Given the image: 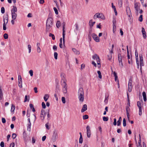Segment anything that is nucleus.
<instances>
[{"instance_id": "1", "label": "nucleus", "mask_w": 147, "mask_h": 147, "mask_svg": "<svg viewBox=\"0 0 147 147\" xmlns=\"http://www.w3.org/2000/svg\"><path fill=\"white\" fill-rule=\"evenodd\" d=\"M53 21V19L51 17H49L47 18L46 23V30L47 32H49L51 29Z\"/></svg>"}, {"instance_id": "2", "label": "nucleus", "mask_w": 147, "mask_h": 147, "mask_svg": "<svg viewBox=\"0 0 147 147\" xmlns=\"http://www.w3.org/2000/svg\"><path fill=\"white\" fill-rule=\"evenodd\" d=\"M78 95L80 101L82 102L84 101V93L82 88H80L79 89L78 93Z\"/></svg>"}, {"instance_id": "3", "label": "nucleus", "mask_w": 147, "mask_h": 147, "mask_svg": "<svg viewBox=\"0 0 147 147\" xmlns=\"http://www.w3.org/2000/svg\"><path fill=\"white\" fill-rule=\"evenodd\" d=\"M58 138V135L57 132L56 130H55L53 132L52 140L53 142H55Z\"/></svg>"}, {"instance_id": "4", "label": "nucleus", "mask_w": 147, "mask_h": 147, "mask_svg": "<svg viewBox=\"0 0 147 147\" xmlns=\"http://www.w3.org/2000/svg\"><path fill=\"white\" fill-rule=\"evenodd\" d=\"M140 3H139L136 2L134 3V8L136 10V13L138 14V9L140 8Z\"/></svg>"}, {"instance_id": "5", "label": "nucleus", "mask_w": 147, "mask_h": 147, "mask_svg": "<svg viewBox=\"0 0 147 147\" xmlns=\"http://www.w3.org/2000/svg\"><path fill=\"white\" fill-rule=\"evenodd\" d=\"M118 56L119 65L120 66L122 67L123 66V65L122 61V57L121 54H118Z\"/></svg>"}, {"instance_id": "6", "label": "nucleus", "mask_w": 147, "mask_h": 147, "mask_svg": "<svg viewBox=\"0 0 147 147\" xmlns=\"http://www.w3.org/2000/svg\"><path fill=\"white\" fill-rule=\"evenodd\" d=\"M92 36L93 38L96 42H98L100 41V39L99 37L96 34L94 33L92 34Z\"/></svg>"}, {"instance_id": "7", "label": "nucleus", "mask_w": 147, "mask_h": 147, "mask_svg": "<svg viewBox=\"0 0 147 147\" xmlns=\"http://www.w3.org/2000/svg\"><path fill=\"white\" fill-rule=\"evenodd\" d=\"M113 74L114 75V76L115 77V81L116 82L117 81V82L118 83L117 84L118 85V87L119 88V84L118 79V76H117V73L115 71H114L113 73Z\"/></svg>"}, {"instance_id": "8", "label": "nucleus", "mask_w": 147, "mask_h": 147, "mask_svg": "<svg viewBox=\"0 0 147 147\" xmlns=\"http://www.w3.org/2000/svg\"><path fill=\"white\" fill-rule=\"evenodd\" d=\"M142 36L143 38L144 39H146V34L145 30L144 28L142 27Z\"/></svg>"}, {"instance_id": "9", "label": "nucleus", "mask_w": 147, "mask_h": 147, "mask_svg": "<svg viewBox=\"0 0 147 147\" xmlns=\"http://www.w3.org/2000/svg\"><path fill=\"white\" fill-rule=\"evenodd\" d=\"M66 82V80H63V82H61V85L62 86L63 88L67 87Z\"/></svg>"}, {"instance_id": "10", "label": "nucleus", "mask_w": 147, "mask_h": 147, "mask_svg": "<svg viewBox=\"0 0 147 147\" xmlns=\"http://www.w3.org/2000/svg\"><path fill=\"white\" fill-rule=\"evenodd\" d=\"M126 11L127 13V15H128L129 16L130 15H131V13L130 9L129 7H126Z\"/></svg>"}, {"instance_id": "11", "label": "nucleus", "mask_w": 147, "mask_h": 147, "mask_svg": "<svg viewBox=\"0 0 147 147\" xmlns=\"http://www.w3.org/2000/svg\"><path fill=\"white\" fill-rule=\"evenodd\" d=\"M87 109V105L86 104L84 105L82 107V109L81 110V112L82 113L86 111Z\"/></svg>"}, {"instance_id": "12", "label": "nucleus", "mask_w": 147, "mask_h": 147, "mask_svg": "<svg viewBox=\"0 0 147 147\" xmlns=\"http://www.w3.org/2000/svg\"><path fill=\"white\" fill-rule=\"evenodd\" d=\"M129 110L130 109L129 107L127 106L126 107V114L127 116V117L128 119H129Z\"/></svg>"}, {"instance_id": "13", "label": "nucleus", "mask_w": 147, "mask_h": 147, "mask_svg": "<svg viewBox=\"0 0 147 147\" xmlns=\"http://www.w3.org/2000/svg\"><path fill=\"white\" fill-rule=\"evenodd\" d=\"M12 18L13 20H15L17 17V14L15 13L11 12Z\"/></svg>"}, {"instance_id": "14", "label": "nucleus", "mask_w": 147, "mask_h": 147, "mask_svg": "<svg viewBox=\"0 0 147 147\" xmlns=\"http://www.w3.org/2000/svg\"><path fill=\"white\" fill-rule=\"evenodd\" d=\"M64 28H63V44L64 45L65 44V31L64 30Z\"/></svg>"}, {"instance_id": "15", "label": "nucleus", "mask_w": 147, "mask_h": 147, "mask_svg": "<svg viewBox=\"0 0 147 147\" xmlns=\"http://www.w3.org/2000/svg\"><path fill=\"white\" fill-rule=\"evenodd\" d=\"M95 22H92V20H90L89 22V25H90V26L91 27H93V26L95 24Z\"/></svg>"}, {"instance_id": "16", "label": "nucleus", "mask_w": 147, "mask_h": 147, "mask_svg": "<svg viewBox=\"0 0 147 147\" xmlns=\"http://www.w3.org/2000/svg\"><path fill=\"white\" fill-rule=\"evenodd\" d=\"M42 111H43V109H42L41 111L40 117L41 119L42 120H43L45 119V116L44 115V114H43V113L42 112Z\"/></svg>"}, {"instance_id": "17", "label": "nucleus", "mask_w": 147, "mask_h": 147, "mask_svg": "<svg viewBox=\"0 0 147 147\" xmlns=\"http://www.w3.org/2000/svg\"><path fill=\"white\" fill-rule=\"evenodd\" d=\"M121 117H120L119 118V120L117 121V126H119L121 125Z\"/></svg>"}, {"instance_id": "18", "label": "nucleus", "mask_w": 147, "mask_h": 147, "mask_svg": "<svg viewBox=\"0 0 147 147\" xmlns=\"http://www.w3.org/2000/svg\"><path fill=\"white\" fill-rule=\"evenodd\" d=\"M142 96L143 97L144 101L145 102L146 101V93L145 92H142Z\"/></svg>"}, {"instance_id": "19", "label": "nucleus", "mask_w": 147, "mask_h": 147, "mask_svg": "<svg viewBox=\"0 0 147 147\" xmlns=\"http://www.w3.org/2000/svg\"><path fill=\"white\" fill-rule=\"evenodd\" d=\"M13 8L11 10V12L15 13L17 10V7L16 6H13Z\"/></svg>"}, {"instance_id": "20", "label": "nucleus", "mask_w": 147, "mask_h": 147, "mask_svg": "<svg viewBox=\"0 0 147 147\" xmlns=\"http://www.w3.org/2000/svg\"><path fill=\"white\" fill-rule=\"evenodd\" d=\"M72 50L74 53L76 54H79L80 53L79 51H78L75 48H73L72 49Z\"/></svg>"}, {"instance_id": "21", "label": "nucleus", "mask_w": 147, "mask_h": 147, "mask_svg": "<svg viewBox=\"0 0 147 147\" xmlns=\"http://www.w3.org/2000/svg\"><path fill=\"white\" fill-rule=\"evenodd\" d=\"M99 15H100V13H96L94 16V19H96V18H100Z\"/></svg>"}, {"instance_id": "22", "label": "nucleus", "mask_w": 147, "mask_h": 147, "mask_svg": "<svg viewBox=\"0 0 147 147\" xmlns=\"http://www.w3.org/2000/svg\"><path fill=\"white\" fill-rule=\"evenodd\" d=\"M5 19H3V21H4V23L3 24V30H5L6 29V23L5 22Z\"/></svg>"}, {"instance_id": "23", "label": "nucleus", "mask_w": 147, "mask_h": 147, "mask_svg": "<svg viewBox=\"0 0 147 147\" xmlns=\"http://www.w3.org/2000/svg\"><path fill=\"white\" fill-rule=\"evenodd\" d=\"M30 108L32 109V111L33 112H34L35 111V109L33 105L31 104H30Z\"/></svg>"}, {"instance_id": "24", "label": "nucleus", "mask_w": 147, "mask_h": 147, "mask_svg": "<svg viewBox=\"0 0 147 147\" xmlns=\"http://www.w3.org/2000/svg\"><path fill=\"white\" fill-rule=\"evenodd\" d=\"M3 98V94L2 90L1 89V87L0 86V100H1Z\"/></svg>"}, {"instance_id": "25", "label": "nucleus", "mask_w": 147, "mask_h": 147, "mask_svg": "<svg viewBox=\"0 0 147 147\" xmlns=\"http://www.w3.org/2000/svg\"><path fill=\"white\" fill-rule=\"evenodd\" d=\"M49 97V95L48 94H46L45 95L44 97V99L45 101H47Z\"/></svg>"}, {"instance_id": "26", "label": "nucleus", "mask_w": 147, "mask_h": 147, "mask_svg": "<svg viewBox=\"0 0 147 147\" xmlns=\"http://www.w3.org/2000/svg\"><path fill=\"white\" fill-rule=\"evenodd\" d=\"M118 3L119 6L120 7H121L123 4V0H118Z\"/></svg>"}, {"instance_id": "27", "label": "nucleus", "mask_w": 147, "mask_h": 147, "mask_svg": "<svg viewBox=\"0 0 147 147\" xmlns=\"http://www.w3.org/2000/svg\"><path fill=\"white\" fill-rule=\"evenodd\" d=\"M15 109V106L14 105L12 104L11 108V112H13Z\"/></svg>"}, {"instance_id": "28", "label": "nucleus", "mask_w": 147, "mask_h": 147, "mask_svg": "<svg viewBox=\"0 0 147 147\" xmlns=\"http://www.w3.org/2000/svg\"><path fill=\"white\" fill-rule=\"evenodd\" d=\"M99 16L100 18L101 19L105 20V18L104 16L102 13H100Z\"/></svg>"}, {"instance_id": "29", "label": "nucleus", "mask_w": 147, "mask_h": 147, "mask_svg": "<svg viewBox=\"0 0 147 147\" xmlns=\"http://www.w3.org/2000/svg\"><path fill=\"white\" fill-rule=\"evenodd\" d=\"M18 86L20 88H21L22 87V81L20 80V81L18 80Z\"/></svg>"}, {"instance_id": "30", "label": "nucleus", "mask_w": 147, "mask_h": 147, "mask_svg": "<svg viewBox=\"0 0 147 147\" xmlns=\"http://www.w3.org/2000/svg\"><path fill=\"white\" fill-rule=\"evenodd\" d=\"M61 25V23L59 21H57L56 24V26L57 27V28H59Z\"/></svg>"}, {"instance_id": "31", "label": "nucleus", "mask_w": 147, "mask_h": 147, "mask_svg": "<svg viewBox=\"0 0 147 147\" xmlns=\"http://www.w3.org/2000/svg\"><path fill=\"white\" fill-rule=\"evenodd\" d=\"M62 90L64 93H66L67 92V87L63 88Z\"/></svg>"}, {"instance_id": "32", "label": "nucleus", "mask_w": 147, "mask_h": 147, "mask_svg": "<svg viewBox=\"0 0 147 147\" xmlns=\"http://www.w3.org/2000/svg\"><path fill=\"white\" fill-rule=\"evenodd\" d=\"M98 57H99V56L96 54H95L92 56V58L94 60L97 59Z\"/></svg>"}, {"instance_id": "33", "label": "nucleus", "mask_w": 147, "mask_h": 147, "mask_svg": "<svg viewBox=\"0 0 147 147\" xmlns=\"http://www.w3.org/2000/svg\"><path fill=\"white\" fill-rule=\"evenodd\" d=\"M49 36L50 37H51L53 40H54L55 39V37L54 34H51V33H50L49 34Z\"/></svg>"}, {"instance_id": "34", "label": "nucleus", "mask_w": 147, "mask_h": 147, "mask_svg": "<svg viewBox=\"0 0 147 147\" xmlns=\"http://www.w3.org/2000/svg\"><path fill=\"white\" fill-rule=\"evenodd\" d=\"M31 126V123H28L27 126V130L29 131H30V127Z\"/></svg>"}, {"instance_id": "35", "label": "nucleus", "mask_w": 147, "mask_h": 147, "mask_svg": "<svg viewBox=\"0 0 147 147\" xmlns=\"http://www.w3.org/2000/svg\"><path fill=\"white\" fill-rule=\"evenodd\" d=\"M137 105L139 108H141V105L140 102L139 101H138L137 102Z\"/></svg>"}, {"instance_id": "36", "label": "nucleus", "mask_w": 147, "mask_h": 147, "mask_svg": "<svg viewBox=\"0 0 147 147\" xmlns=\"http://www.w3.org/2000/svg\"><path fill=\"white\" fill-rule=\"evenodd\" d=\"M132 81L130 79L129 81V82H128V86H132Z\"/></svg>"}, {"instance_id": "37", "label": "nucleus", "mask_w": 147, "mask_h": 147, "mask_svg": "<svg viewBox=\"0 0 147 147\" xmlns=\"http://www.w3.org/2000/svg\"><path fill=\"white\" fill-rule=\"evenodd\" d=\"M123 125L124 127H125L126 126V121L125 118H123Z\"/></svg>"}, {"instance_id": "38", "label": "nucleus", "mask_w": 147, "mask_h": 147, "mask_svg": "<svg viewBox=\"0 0 147 147\" xmlns=\"http://www.w3.org/2000/svg\"><path fill=\"white\" fill-rule=\"evenodd\" d=\"M109 118L108 117H103V120L104 121H107L108 120Z\"/></svg>"}, {"instance_id": "39", "label": "nucleus", "mask_w": 147, "mask_h": 147, "mask_svg": "<svg viewBox=\"0 0 147 147\" xmlns=\"http://www.w3.org/2000/svg\"><path fill=\"white\" fill-rule=\"evenodd\" d=\"M97 73L98 75L99 78L101 79L102 78V75L100 71H97Z\"/></svg>"}, {"instance_id": "40", "label": "nucleus", "mask_w": 147, "mask_h": 147, "mask_svg": "<svg viewBox=\"0 0 147 147\" xmlns=\"http://www.w3.org/2000/svg\"><path fill=\"white\" fill-rule=\"evenodd\" d=\"M140 70L141 72L142 73V66H143L144 65V63H143V61L140 62Z\"/></svg>"}, {"instance_id": "41", "label": "nucleus", "mask_w": 147, "mask_h": 147, "mask_svg": "<svg viewBox=\"0 0 147 147\" xmlns=\"http://www.w3.org/2000/svg\"><path fill=\"white\" fill-rule=\"evenodd\" d=\"M49 110H48V113L47 115V119L48 121H49L50 120V117H51V115L49 113Z\"/></svg>"}, {"instance_id": "42", "label": "nucleus", "mask_w": 147, "mask_h": 147, "mask_svg": "<svg viewBox=\"0 0 147 147\" xmlns=\"http://www.w3.org/2000/svg\"><path fill=\"white\" fill-rule=\"evenodd\" d=\"M60 43L59 44V47L60 48H62V38H61L60 39Z\"/></svg>"}, {"instance_id": "43", "label": "nucleus", "mask_w": 147, "mask_h": 147, "mask_svg": "<svg viewBox=\"0 0 147 147\" xmlns=\"http://www.w3.org/2000/svg\"><path fill=\"white\" fill-rule=\"evenodd\" d=\"M143 16L142 15H140L139 18V21L140 22H142L143 20V18H142Z\"/></svg>"}, {"instance_id": "44", "label": "nucleus", "mask_w": 147, "mask_h": 147, "mask_svg": "<svg viewBox=\"0 0 147 147\" xmlns=\"http://www.w3.org/2000/svg\"><path fill=\"white\" fill-rule=\"evenodd\" d=\"M54 58L55 59H57L58 54L57 52H55L54 53Z\"/></svg>"}, {"instance_id": "45", "label": "nucleus", "mask_w": 147, "mask_h": 147, "mask_svg": "<svg viewBox=\"0 0 147 147\" xmlns=\"http://www.w3.org/2000/svg\"><path fill=\"white\" fill-rule=\"evenodd\" d=\"M88 116L87 115H85L83 116V118L84 119H88Z\"/></svg>"}, {"instance_id": "46", "label": "nucleus", "mask_w": 147, "mask_h": 147, "mask_svg": "<svg viewBox=\"0 0 147 147\" xmlns=\"http://www.w3.org/2000/svg\"><path fill=\"white\" fill-rule=\"evenodd\" d=\"M53 9H54V11H55V13L57 15L58 14V10L57 9L56 7H54L53 8Z\"/></svg>"}, {"instance_id": "47", "label": "nucleus", "mask_w": 147, "mask_h": 147, "mask_svg": "<svg viewBox=\"0 0 147 147\" xmlns=\"http://www.w3.org/2000/svg\"><path fill=\"white\" fill-rule=\"evenodd\" d=\"M87 137L89 138L90 137L91 131L86 132Z\"/></svg>"}, {"instance_id": "48", "label": "nucleus", "mask_w": 147, "mask_h": 147, "mask_svg": "<svg viewBox=\"0 0 147 147\" xmlns=\"http://www.w3.org/2000/svg\"><path fill=\"white\" fill-rule=\"evenodd\" d=\"M83 142V138L82 137H80L79 140V142L80 144H82Z\"/></svg>"}, {"instance_id": "49", "label": "nucleus", "mask_w": 147, "mask_h": 147, "mask_svg": "<svg viewBox=\"0 0 147 147\" xmlns=\"http://www.w3.org/2000/svg\"><path fill=\"white\" fill-rule=\"evenodd\" d=\"M4 38L5 39H7L8 38V35L7 34L5 33L3 35Z\"/></svg>"}, {"instance_id": "50", "label": "nucleus", "mask_w": 147, "mask_h": 147, "mask_svg": "<svg viewBox=\"0 0 147 147\" xmlns=\"http://www.w3.org/2000/svg\"><path fill=\"white\" fill-rule=\"evenodd\" d=\"M61 100H62V102L64 104L65 103V102H66L65 99L64 97H62V98H61Z\"/></svg>"}, {"instance_id": "51", "label": "nucleus", "mask_w": 147, "mask_h": 147, "mask_svg": "<svg viewBox=\"0 0 147 147\" xmlns=\"http://www.w3.org/2000/svg\"><path fill=\"white\" fill-rule=\"evenodd\" d=\"M86 132L91 131L90 127L89 125H87L86 127Z\"/></svg>"}, {"instance_id": "52", "label": "nucleus", "mask_w": 147, "mask_h": 147, "mask_svg": "<svg viewBox=\"0 0 147 147\" xmlns=\"http://www.w3.org/2000/svg\"><path fill=\"white\" fill-rule=\"evenodd\" d=\"M1 13H2L3 14V13H4L5 12V9L3 7H2L1 8Z\"/></svg>"}, {"instance_id": "53", "label": "nucleus", "mask_w": 147, "mask_h": 147, "mask_svg": "<svg viewBox=\"0 0 147 147\" xmlns=\"http://www.w3.org/2000/svg\"><path fill=\"white\" fill-rule=\"evenodd\" d=\"M143 61V57L142 55H140V62Z\"/></svg>"}, {"instance_id": "54", "label": "nucleus", "mask_w": 147, "mask_h": 147, "mask_svg": "<svg viewBox=\"0 0 147 147\" xmlns=\"http://www.w3.org/2000/svg\"><path fill=\"white\" fill-rule=\"evenodd\" d=\"M61 76L62 79L61 82H63V80H66L64 76L62 74H61Z\"/></svg>"}, {"instance_id": "55", "label": "nucleus", "mask_w": 147, "mask_h": 147, "mask_svg": "<svg viewBox=\"0 0 147 147\" xmlns=\"http://www.w3.org/2000/svg\"><path fill=\"white\" fill-rule=\"evenodd\" d=\"M29 73L31 76H33V71L32 70H30L29 71Z\"/></svg>"}, {"instance_id": "56", "label": "nucleus", "mask_w": 147, "mask_h": 147, "mask_svg": "<svg viewBox=\"0 0 147 147\" xmlns=\"http://www.w3.org/2000/svg\"><path fill=\"white\" fill-rule=\"evenodd\" d=\"M28 48L29 49V53H30L31 51V46L30 45H28Z\"/></svg>"}, {"instance_id": "57", "label": "nucleus", "mask_w": 147, "mask_h": 147, "mask_svg": "<svg viewBox=\"0 0 147 147\" xmlns=\"http://www.w3.org/2000/svg\"><path fill=\"white\" fill-rule=\"evenodd\" d=\"M139 109V115L141 116L142 114V108Z\"/></svg>"}, {"instance_id": "58", "label": "nucleus", "mask_w": 147, "mask_h": 147, "mask_svg": "<svg viewBox=\"0 0 147 147\" xmlns=\"http://www.w3.org/2000/svg\"><path fill=\"white\" fill-rule=\"evenodd\" d=\"M42 107L43 109H45L46 108V105L45 103L44 102H43L42 103Z\"/></svg>"}, {"instance_id": "59", "label": "nucleus", "mask_w": 147, "mask_h": 147, "mask_svg": "<svg viewBox=\"0 0 147 147\" xmlns=\"http://www.w3.org/2000/svg\"><path fill=\"white\" fill-rule=\"evenodd\" d=\"M92 32V30H90L89 31V34H88V38H90L91 36H90V34H91Z\"/></svg>"}, {"instance_id": "60", "label": "nucleus", "mask_w": 147, "mask_h": 147, "mask_svg": "<svg viewBox=\"0 0 147 147\" xmlns=\"http://www.w3.org/2000/svg\"><path fill=\"white\" fill-rule=\"evenodd\" d=\"M128 90L129 92H130L131 90L132 89V86H128Z\"/></svg>"}, {"instance_id": "61", "label": "nucleus", "mask_w": 147, "mask_h": 147, "mask_svg": "<svg viewBox=\"0 0 147 147\" xmlns=\"http://www.w3.org/2000/svg\"><path fill=\"white\" fill-rule=\"evenodd\" d=\"M16 137V134L15 133H13L12 134V137L13 139H15Z\"/></svg>"}, {"instance_id": "62", "label": "nucleus", "mask_w": 147, "mask_h": 147, "mask_svg": "<svg viewBox=\"0 0 147 147\" xmlns=\"http://www.w3.org/2000/svg\"><path fill=\"white\" fill-rule=\"evenodd\" d=\"M116 121L117 120L116 118H114V122L113 123V125H117V123H116Z\"/></svg>"}, {"instance_id": "63", "label": "nucleus", "mask_w": 147, "mask_h": 147, "mask_svg": "<svg viewBox=\"0 0 147 147\" xmlns=\"http://www.w3.org/2000/svg\"><path fill=\"white\" fill-rule=\"evenodd\" d=\"M41 50L40 47H37V52L38 53H40L41 52Z\"/></svg>"}, {"instance_id": "64", "label": "nucleus", "mask_w": 147, "mask_h": 147, "mask_svg": "<svg viewBox=\"0 0 147 147\" xmlns=\"http://www.w3.org/2000/svg\"><path fill=\"white\" fill-rule=\"evenodd\" d=\"M57 47L55 45H53V49L55 51L57 50Z\"/></svg>"}]
</instances>
